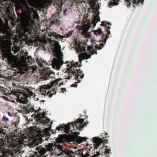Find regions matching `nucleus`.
<instances>
[{
  "label": "nucleus",
  "mask_w": 157,
  "mask_h": 157,
  "mask_svg": "<svg viewBox=\"0 0 157 157\" xmlns=\"http://www.w3.org/2000/svg\"><path fill=\"white\" fill-rule=\"evenodd\" d=\"M66 91V89L65 88H61V91L62 92L64 93L65 91Z\"/></svg>",
  "instance_id": "43"
},
{
  "label": "nucleus",
  "mask_w": 157,
  "mask_h": 157,
  "mask_svg": "<svg viewBox=\"0 0 157 157\" xmlns=\"http://www.w3.org/2000/svg\"><path fill=\"white\" fill-rule=\"evenodd\" d=\"M63 63V61L61 59H57L54 58L52 61V67L54 69L59 70Z\"/></svg>",
  "instance_id": "14"
},
{
  "label": "nucleus",
  "mask_w": 157,
  "mask_h": 157,
  "mask_svg": "<svg viewBox=\"0 0 157 157\" xmlns=\"http://www.w3.org/2000/svg\"><path fill=\"white\" fill-rule=\"evenodd\" d=\"M73 32L72 30H71L68 32V33L66 35V37H68L71 36L72 33Z\"/></svg>",
  "instance_id": "36"
},
{
  "label": "nucleus",
  "mask_w": 157,
  "mask_h": 157,
  "mask_svg": "<svg viewBox=\"0 0 157 157\" xmlns=\"http://www.w3.org/2000/svg\"><path fill=\"white\" fill-rule=\"evenodd\" d=\"M55 144L53 143H50L48 144L47 145H46L45 147L47 151H49L50 152L53 151L54 148L55 146Z\"/></svg>",
  "instance_id": "22"
},
{
  "label": "nucleus",
  "mask_w": 157,
  "mask_h": 157,
  "mask_svg": "<svg viewBox=\"0 0 157 157\" xmlns=\"http://www.w3.org/2000/svg\"><path fill=\"white\" fill-rule=\"evenodd\" d=\"M78 66L79 63L77 62L75 63L72 61L68 64L67 66L69 67L67 68L66 72L68 73V76L65 78L70 80L82 78L84 75L82 71L77 68Z\"/></svg>",
  "instance_id": "4"
},
{
  "label": "nucleus",
  "mask_w": 157,
  "mask_h": 157,
  "mask_svg": "<svg viewBox=\"0 0 157 157\" xmlns=\"http://www.w3.org/2000/svg\"><path fill=\"white\" fill-rule=\"evenodd\" d=\"M81 152V151H79L78 149V151L76 150L73 152L72 150L71 151L66 149V151L63 152V153H62L61 155H66L65 156H64V157H74L75 154L79 155V156L80 157L81 154H84L82 152V153Z\"/></svg>",
  "instance_id": "13"
},
{
  "label": "nucleus",
  "mask_w": 157,
  "mask_h": 157,
  "mask_svg": "<svg viewBox=\"0 0 157 157\" xmlns=\"http://www.w3.org/2000/svg\"><path fill=\"white\" fill-rule=\"evenodd\" d=\"M24 61L26 62L29 63H31L32 62V59L31 57L29 56H27V57H24Z\"/></svg>",
  "instance_id": "31"
},
{
  "label": "nucleus",
  "mask_w": 157,
  "mask_h": 157,
  "mask_svg": "<svg viewBox=\"0 0 157 157\" xmlns=\"http://www.w3.org/2000/svg\"><path fill=\"white\" fill-rule=\"evenodd\" d=\"M66 149H64L62 145H55L53 151L52 152L54 153V155H58L60 157H64L66 155H61L63 152L66 151Z\"/></svg>",
  "instance_id": "10"
},
{
  "label": "nucleus",
  "mask_w": 157,
  "mask_h": 157,
  "mask_svg": "<svg viewBox=\"0 0 157 157\" xmlns=\"http://www.w3.org/2000/svg\"><path fill=\"white\" fill-rule=\"evenodd\" d=\"M19 122V121H17L14 123V125L15 127H17V126Z\"/></svg>",
  "instance_id": "41"
},
{
  "label": "nucleus",
  "mask_w": 157,
  "mask_h": 157,
  "mask_svg": "<svg viewBox=\"0 0 157 157\" xmlns=\"http://www.w3.org/2000/svg\"><path fill=\"white\" fill-rule=\"evenodd\" d=\"M67 8H66L65 9L63 10V13L64 15H66V12L67 10Z\"/></svg>",
  "instance_id": "45"
},
{
  "label": "nucleus",
  "mask_w": 157,
  "mask_h": 157,
  "mask_svg": "<svg viewBox=\"0 0 157 157\" xmlns=\"http://www.w3.org/2000/svg\"><path fill=\"white\" fill-rule=\"evenodd\" d=\"M86 45L83 44H80L78 46L77 51L78 52H82L83 51L86 52Z\"/></svg>",
  "instance_id": "26"
},
{
  "label": "nucleus",
  "mask_w": 157,
  "mask_h": 157,
  "mask_svg": "<svg viewBox=\"0 0 157 157\" xmlns=\"http://www.w3.org/2000/svg\"><path fill=\"white\" fill-rule=\"evenodd\" d=\"M119 0H112L111 3L114 5H117Z\"/></svg>",
  "instance_id": "35"
},
{
  "label": "nucleus",
  "mask_w": 157,
  "mask_h": 157,
  "mask_svg": "<svg viewBox=\"0 0 157 157\" xmlns=\"http://www.w3.org/2000/svg\"><path fill=\"white\" fill-rule=\"evenodd\" d=\"M36 149L37 151L34 152V155L32 156V157H44L47 152L46 149L41 146L38 147Z\"/></svg>",
  "instance_id": "12"
},
{
  "label": "nucleus",
  "mask_w": 157,
  "mask_h": 157,
  "mask_svg": "<svg viewBox=\"0 0 157 157\" xmlns=\"http://www.w3.org/2000/svg\"><path fill=\"white\" fill-rule=\"evenodd\" d=\"M7 113H8V114L10 116L12 117L13 116V115L12 113H10V112H8Z\"/></svg>",
  "instance_id": "46"
},
{
  "label": "nucleus",
  "mask_w": 157,
  "mask_h": 157,
  "mask_svg": "<svg viewBox=\"0 0 157 157\" xmlns=\"http://www.w3.org/2000/svg\"><path fill=\"white\" fill-rule=\"evenodd\" d=\"M93 139V142L95 149H97L101 144L108 143V140H105L104 138H100L99 137H94Z\"/></svg>",
  "instance_id": "11"
},
{
  "label": "nucleus",
  "mask_w": 157,
  "mask_h": 157,
  "mask_svg": "<svg viewBox=\"0 0 157 157\" xmlns=\"http://www.w3.org/2000/svg\"><path fill=\"white\" fill-rule=\"evenodd\" d=\"M76 128H73V129H70L69 130V133H70L71 134H73L76 136V137H77L78 136V135L80 134L79 132H77Z\"/></svg>",
  "instance_id": "29"
},
{
  "label": "nucleus",
  "mask_w": 157,
  "mask_h": 157,
  "mask_svg": "<svg viewBox=\"0 0 157 157\" xmlns=\"http://www.w3.org/2000/svg\"><path fill=\"white\" fill-rule=\"evenodd\" d=\"M89 151H87L85 154H81L80 155V157H98L99 155H100V153L97 152V154H94L92 157L90 155Z\"/></svg>",
  "instance_id": "23"
},
{
  "label": "nucleus",
  "mask_w": 157,
  "mask_h": 157,
  "mask_svg": "<svg viewBox=\"0 0 157 157\" xmlns=\"http://www.w3.org/2000/svg\"><path fill=\"white\" fill-rule=\"evenodd\" d=\"M34 93L29 88H25L21 92L17 93L16 96L17 101L20 103L25 104L28 101L27 98L33 96Z\"/></svg>",
  "instance_id": "7"
},
{
  "label": "nucleus",
  "mask_w": 157,
  "mask_h": 157,
  "mask_svg": "<svg viewBox=\"0 0 157 157\" xmlns=\"http://www.w3.org/2000/svg\"><path fill=\"white\" fill-rule=\"evenodd\" d=\"M2 98L4 99L5 100H8V98L5 96H2Z\"/></svg>",
  "instance_id": "44"
},
{
  "label": "nucleus",
  "mask_w": 157,
  "mask_h": 157,
  "mask_svg": "<svg viewBox=\"0 0 157 157\" xmlns=\"http://www.w3.org/2000/svg\"><path fill=\"white\" fill-rule=\"evenodd\" d=\"M111 150L110 149H106L105 150V152L106 153L109 154L110 153V152Z\"/></svg>",
  "instance_id": "40"
},
{
  "label": "nucleus",
  "mask_w": 157,
  "mask_h": 157,
  "mask_svg": "<svg viewBox=\"0 0 157 157\" xmlns=\"http://www.w3.org/2000/svg\"><path fill=\"white\" fill-rule=\"evenodd\" d=\"M105 138H106L107 137V136H105Z\"/></svg>",
  "instance_id": "55"
},
{
  "label": "nucleus",
  "mask_w": 157,
  "mask_h": 157,
  "mask_svg": "<svg viewBox=\"0 0 157 157\" xmlns=\"http://www.w3.org/2000/svg\"><path fill=\"white\" fill-rule=\"evenodd\" d=\"M36 117L38 118V121L40 124H48L50 121V119L45 117V114L41 115L40 114H38Z\"/></svg>",
  "instance_id": "16"
},
{
  "label": "nucleus",
  "mask_w": 157,
  "mask_h": 157,
  "mask_svg": "<svg viewBox=\"0 0 157 157\" xmlns=\"http://www.w3.org/2000/svg\"><path fill=\"white\" fill-rule=\"evenodd\" d=\"M29 9L28 5L26 7L20 6L19 9H21L22 13L26 16L23 25L24 32L23 33V36L26 37H28V35L32 33L33 25L34 24V21L33 19Z\"/></svg>",
  "instance_id": "2"
},
{
  "label": "nucleus",
  "mask_w": 157,
  "mask_h": 157,
  "mask_svg": "<svg viewBox=\"0 0 157 157\" xmlns=\"http://www.w3.org/2000/svg\"><path fill=\"white\" fill-rule=\"evenodd\" d=\"M36 135H33V137L34 138H35Z\"/></svg>",
  "instance_id": "50"
},
{
  "label": "nucleus",
  "mask_w": 157,
  "mask_h": 157,
  "mask_svg": "<svg viewBox=\"0 0 157 157\" xmlns=\"http://www.w3.org/2000/svg\"><path fill=\"white\" fill-rule=\"evenodd\" d=\"M50 136V135L49 133L46 134L45 136H43L41 137L40 136H37L36 138L35 139V142L37 145L41 144L43 141H46L48 140V138Z\"/></svg>",
  "instance_id": "15"
},
{
  "label": "nucleus",
  "mask_w": 157,
  "mask_h": 157,
  "mask_svg": "<svg viewBox=\"0 0 157 157\" xmlns=\"http://www.w3.org/2000/svg\"><path fill=\"white\" fill-rule=\"evenodd\" d=\"M107 23V21H102L101 22V26H104L105 27L106 34H103V32L101 31V29H97L94 32L95 34L96 35L98 34L101 36L102 35L101 41L104 43V44L106 42L107 39L109 38V35L110 34V32L109 30L110 29V27L109 25H111V24L109 22Z\"/></svg>",
  "instance_id": "6"
},
{
  "label": "nucleus",
  "mask_w": 157,
  "mask_h": 157,
  "mask_svg": "<svg viewBox=\"0 0 157 157\" xmlns=\"http://www.w3.org/2000/svg\"><path fill=\"white\" fill-rule=\"evenodd\" d=\"M53 36L56 39L60 40L63 39L65 37L60 35L57 34L56 33H52Z\"/></svg>",
  "instance_id": "28"
},
{
  "label": "nucleus",
  "mask_w": 157,
  "mask_h": 157,
  "mask_svg": "<svg viewBox=\"0 0 157 157\" xmlns=\"http://www.w3.org/2000/svg\"><path fill=\"white\" fill-rule=\"evenodd\" d=\"M2 124V122L1 121H0V124Z\"/></svg>",
  "instance_id": "53"
},
{
  "label": "nucleus",
  "mask_w": 157,
  "mask_h": 157,
  "mask_svg": "<svg viewBox=\"0 0 157 157\" xmlns=\"http://www.w3.org/2000/svg\"><path fill=\"white\" fill-rule=\"evenodd\" d=\"M81 82V81L79 79H78L77 82H75L74 84L71 85V86L76 87H77V83H79Z\"/></svg>",
  "instance_id": "38"
},
{
  "label": "nucleus",
  "mask_w": 157,
  "mask_h": 157,
  "mask_svg": "<svg viewBox=\"0 0 157 157\" xmlns=\"http://www.w3.org/2000/svg\"><path fill=\"white\" fill-rule=\"evenodd\" d=\"M104 44L103 43H101L99 44V46L96 44L95 45V48L99 50L101 49L103 47Z\"/></svg>",
  "instance_id": "33"
},
{
  "label": "nucleus",
  "mask_w": 157,
  "mask_h": 157,
  "mask_svg": "<svg viewBox=\"0 0 157 157\" xmlns=\"http://www.w3.org/2000/svg\"><path fill=\"white\" fill-rule=\"evenodd\" d=\"M51 47L52 51L55 53L60 51L61 49V46L59 45V42L55 40L54 41V43L52 44Z\"/></svg>",
  "instance_id": "17"
},
{
  "label": "nucleus",
  "mask_w": 157,
  "mask_h": 157,
  "mask_svg": "<svg viewBox=\"0 0 157 157\" xmlns=\"http://www.w3.org/2000/svg\"><path fill=\"white\" fill-rule=\"evenodd\" d=\"M0 157L7 156V152L11 148L20 150L24 145L23 139L8 137L5 129L0 127Z\"/></svg>",
  "instance_id": "1"
},
{
  "label": "nucleus",
  "mask_w": 157,
  "mask_h": 157,
  "mask_svg": "<svg viewBox=\"0 0 157 157\" xmlns=\"http://www.w3.org/2000/svg\"><path fill=\"white\" fill-rule=\"evenodd\" d=\"M40 66L44 67L42 71L40 72L42 77L45 80H47L49 78H52L55 76V74L51 70V69L48 67H45L44 65H43V63H40Z\"/></svg>",
  "instance_id": "8"
},
{
  "label": "nucleus",
  "mask_w": 157,
  "mask_h": 157,
  "mask_svg": "<svg viewBox=\"0 0 157 157\" xmlns=\"http://www.w3.org/2000/svg\"><path fill=\"white\" fill-rule=\"evenodd\" d=\"M56 14H55L52 16V21L51 22L52 24L58 25L59 23V16H56Z\"/></svg>",
  "instance_id": "20"
},
{
  "label": "nucleus",
  "mask_w": 157,
  "mask_h": 157,
  "mask_svg": "<svg viewBox=\"0 0 157 157\" xmlns=\"http://www.w3.org/2000/svg\"><path fill=\"white\" fill-rule=\"evenodd\" d=\"M89 123V122H86L83 124H82V128L86 126L87 124Z\"/></svg>",
  "instance_id": "39"
},
{
  "label": "nucleus",
  "mask_w": 157,
  "mask_h": 157,
  "mask_svg": "<svg viewBox=\"0 0 157 157\" xmlns=\"http://www.w3.org/2000/svg\"><path fill=\"white\" fill-rule=\"evenodd\" d=\"M56 129L58 131H64L66 133H68L70 129V127H69L68 124L67 125L63 124V125H61L60 126L57 127Z\"/></svg>",
  "instance_id": "18"
},
{
  "label": "nucleus",
  "mask_w": 157,
  "mask_h": 157,
  "mask_svg": "<svg viewBox=\"0 0 157 157\" xmlns=\"http://www.w3.org/2000/svg\"><path fill=\"white\" fill-rule=\"evenodd\" d=\"M48 153H49L48 154L47 153L45 154L44 157H52V156L54 155V153H52V152H49Z\"/></svg>",
  "instance_id": "34"
},
{
  "label": "nucleus",
  "mask_w": 157,
  "mask_h": 157,
  "mask_svg": "<svg viewBox=\"0 0 157 157\" xmlns=\"http://www.w3.org/2000/svg\"><path fill=\"white\" fill-rule=\"evenodd\" d=\"M9 44H10V45H11L12 44V43L11 42H10V43Z\"/></svg>",
  "instance_id": "52"
},
{
  "label": "nucleus",
  "mask_w": 157,
  "mask_h": 157,
  "mask_svg": "<svg viewBox=\"0 0 157 157\" xmlns=\"http://www.w3.org/2000/svg\"><path fill=\"white\" fill-rule=\"evenodd\" d=\"M91 54L92 55H94V54H97V51L95 50H93L91 52Z\"/></svg>",
  "instance_id": "42"
},
{
  "label": "nucleus",
  "mask_w": 157,
  "mask_h": 157,
  "mask_svg": "<svg viewBox=\"0 0 157 157\" xmlns=\"http://www.w3.org/2000/svg\"><path fill=\"white\" fill-rule=\"evenodd\" d=\"M2 120L3 121L6 122L9 121V119L6 117L5 116H3Z\"/></svg>",
  "instance_id": "37"
},
{
  "label": "nucleus",
  "mask_w": 157,
  "mask_h": 157,
  "mask_svg": "<svg viewBox=\"0 0 157 157\" xmlns=\"http://www.w3.org/2000/svg\"><path fill=\"white\" fill-rule=\"evenodd\" d=\"M74 148H75V149H76L77 148L76 147H74Z\"/></svg>",
  "instance_id": "51"
},
{
  "label": "nucleus",
  "mask_w": 157,
  "mask_h": 157,
  "mask_svg": "<svg viewBox=\"0 0 157 157\" xmlns=\"http://www.w3.org/2000/svg\"><path fill=\"white\" fill-rule=\"evenodd\" d=\"M84 122V119H78L74 123H68L69 127H70L71 129V126L73 128H76V129H78V130L80 131L82 128V124Z\"/></svg>",
  "instance_id": "9"
},
{
  "label": "nucleus",
  "mask_w": 157,
  "mask_h": 157,
  "mask_svg": "<svg viewBox=\"0 0 157 157\" xmlns=\"http://www.w3.org/2000/svg\"><path fill=\"white\" fill-rule=\"evenodd\" d=\"M105 134L106 135H108V134H107V133H106Z\"/></svg>",
  "instance_id": "54"
},
{
  "label": "nucleus",
  "mask_w": 157,
  "mask_h": 157,
  "mask_svg": "<svg viewBox=\"0 0 157 157\" xmlns=\"http://www.w3.org/2000/svg\"><path fill=\"white\" fill-rule=\"evenodd\" d=\"M23 108L25 110L26 113H29L30 112L32 113L35 111L34 107L33 106H30V105H28L27 107L26 106H24L23 107Z\"/></svg>",
  "instance_id": "24"
},
{
  "label": "nucleus",
  "mask_w": 157,
  "mask_h": 157,
  "mask_svg": "<svg viewBox=\"0 0 157 157\" xmlns=\"http://www.w3.org/2000/svg\"><path fill=\"white\" fill-rule=\"evenodd\" d=\"M91 56V55L87 53H81L78 55L79 61L81 63L82 59H87L90 58Z\"/></svg>",
  "instance_id": "19"
},
{
  "label": "nucleus",
  "mask_w": 157,
  "mask_h": 157,
  "mask_svg": "<svg viewBox=\"0 0 157 157\" xmlns=\"http://www.w3.org/2000/svg\"><path fill=\"white\" fill-rule=\"evenodd\" d=\"M62 80V78H59L52 81L50 84L41 86L40 87V93L44 96L47 95L49 97H52L53 95L56 94V86L59 87L61 85H63L62 82H60Z\"/></svg>",
  "instance_id": "3"
},
{
  "label": "nucleus",
  "mask_w": 157,
  "mask_h": 157,
  "mask_svg": "<svg viewBox=\"0 0 157 157\" xmlns=\"http://www.w3.org/2000/svg\"><path fill=\"white\" fill-rule=\"evenodd\" d=\"M8 47L7 42L3 38L0 37V47L2 51V56L4 58L7 59V61L9 64H13L12 66H15V62L14 56L13 54L10 55L6 52V49Z\"/></svg>",
  "instance_id": "5"
},
{
  "label": "nucleus",
  "mask_w": 157,
  "mask_h": 157,
  "mask_svg": "<svg viewBox=\"0 0 157 157\" xmlns=\"http://www.w3.org/2000/svg\"><path fill=\"white\" fill-rule=\"evenodd\" d=\"M144 0H127V2L129 4L131 5V3L132 4H136V5H138L140 3H141L142 5L143 3V1Z\"/></svg>",
  "instance_id": "21"
},
{
  "label": "nucleus",
  "mask_w": 157,
  "mask_h": 157,
  "mask_svg": "<svg viewBox=\"0 0 157 157\" xmlns=\"http://www.w3.org/2000/svg\"><path fill=\"white\" fill-rule=\"evenodd\" d=\"M99 12L98 11V14L94 16V17L92 21V24L94 26L96 25L97 22L100 21V17L99 16Z\"/></svg>",
  "instance_id": "25"
},
{
  "label": "nucleus",
  "mask_w": 157,
  "mask_h": 157,
  "mask_svg": "<svg viewBox=\"0 0 157 157\" xmlns=\"http://www.w3.org/2000/svg\"><path fill=\"white\" fill-rule=\"evenodd\" d=\"M88 29L89 28H84L83 29L82 32V35H84V36H87V32L88 31Z\"/></svg>",
  "instance_id": "32"
},
{
  "label": "nucleus",
  "mask_w": 157,
  "mask_h": 157,
  "mask_svg": "<svg viewBox=\"0 0 157 157\" xmlns=\"http://www.w3.org/2000/svg\"><path fill=\"white\" fill-rule=\"evenodd\" d=\"M91 48V47H90V46H89L88 47V49L89 50H90V49Z\"/></svg>",
  "instance_id": "48"
},
{
  "label": "nucleus",
  "mask_w": 157,
  "mask_h": 157,
  "mask_svg": "<svg viewBox=\"0 0 157 157\" xmlns=\"http://www.w3.org/2000/svg\"><path fill=\"white\" fill-rule=\"evenodd\" d=\"M43 63H44L45 64V65L46 66V65H48L47 64V63H46L45 62H43Z\"/></svg>",
  "instance_id": "49"
},
{
  "label": "nucleus",
  "mask_w": 157,
  "mask_h": 157,
  "mask_svg": "<svg viewBox=\"0 0 157 157\" xmlns=\"http://www.w3.org/2000/svg\"><path fill=\"white\" fill-rule=\"evenodd\" d=\"M57 140H59V141L60 142H63L65 141L66 140V138L65 135H59L58 138Z\"/></svg>",
  "instance_id": "30"
},
{
  "label": "nucleus",
  "mask_w": 157,
  "mask_h": 157,
  "mask_svg": "<svg viewBox=\"0 0 157 157\" xmlns=\"http://www.w3.org/2000/svg\"><path fill=\"white\" fill-rule=\"evenodd\" d=\"M2 28V24L0 23V29H1Z\"/></svg>",
  "instance_id": "47"
},
{
  "label": "nucleus",
  "mask_w": 157,
  "mask_h": 157,
  "mask_svg": "<svg viewBox=\"0 0 157 157\" xmlns=\"http://www.w3.org/2000/svg\"><path fill=\"white\" fill-rule=\"evenodd\" d=\"M75 140L77 143L80 144L83 141H86L87 138L85 137H82L80 136H77V137H75Z\"/></svg>",
  "instance_id": "27"
}]
</instances>
